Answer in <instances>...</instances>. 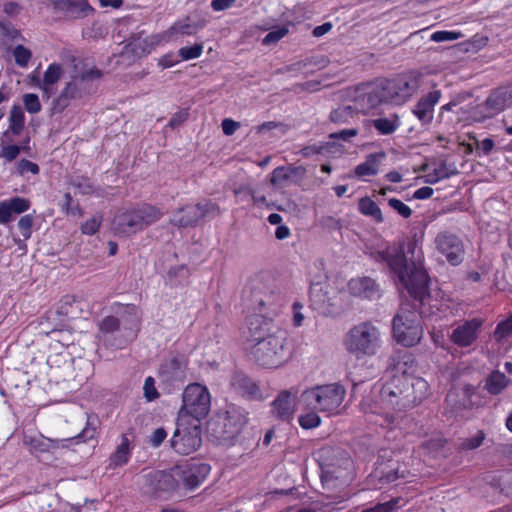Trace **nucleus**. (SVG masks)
I'll use <instances>...</instances> for the list:
<instances>
[{"mask_svg":"<svg viewBox=\"0 0 512 512\" xmlns=\"http://www.w3.org/2000/svg\"><path fill=\"white\" fill-rule=\"evenodd\" d=\"M422 75L411 71L400 74L391 79H383L384 93H386L387 103L394 105L405 104L420 88Z\"/></svg>","mask_w":512,"mask_h":512,"instance_id":"13","label":"nucleus"},{"mask_svg":"<svg viewBox=\"0 0 512 512\" xmlns=\"http://www.w3.org/2000/svg\"><path fill=\"white\" fill-rule=\"evenodd\" d=\"M512 105V85L495 89L485 101V106L496 114Z\"/></svg>","mask_w":512,"mask_h":512,"instance_id":"30","label":"nucleus"},{"mask_svg":"<svg viewBox=\"0 0 512 512\" xmlns=\"http://www.w3.org/2000/svg\"><path fill=\"white\" fill-rule=\"evenodd\" d=\"M408 252L411 254L409 259L402 247L389 245L383 249L370 250L369 256L375 262L385 264L397 275L409 295L424 305L426 298L429 297V279L423 266V254L415 243L409 244Z\"/></svg>","mask_w":512,"mask_h":512,"instance_id":"3","label":"nucleus"},{"mask_svg":"<svg viewBox=\"0 0 512 512\" xmlns=\"http://www.w3.org/2000/svg\"><path fill=\"white\" fill-rule=\"evenodd\" d=\"M429 385L426 380L410 374L402 373L394 375L387 380L378 390H374L375 401L370 403L365 398L361 406L366 412L383 413L381 426H391L395 417L389 411H405L423 401L428 395Z\"/></svg>","mask_w":512,"mask_h":512,"instance_id":"1","label":"nucleus"},{"mask_svg":"<svg viewBox=\"0 0 512 512\" xmlns=\"http://www.w3.org/2000/svg\"><path fill=\"white\" fill-rule=\"evenodd\" d=\"M358 135V129L357 128H349V129H343L339 132L331 133L329 135V139L331 140H342L345 142L350 141L351 138Z\"/></svg>","mask_w":512,"mask_h":512,"instance_id":"59","label":"nucleus"},{"mask_svg":"<svg viewBox=\"0 0 512 512\" xmlns=\"http://www.w3.org/2000/svg\"><path fill=\"white\" fill-rule=\"evenodd\" d=\"M461 37V33L454 31H436L431 35L434 42L454 41Z\"/></svg>","mask_w":512,"mask_h":512,"instance_id":"57","label":"nucleus"},{"mask_svg":"<svg viewBox=\"0 0 512 512\" xmlns=\"http://www.w3.org/2000/svg\"><path fill=\"white\" fill-rule=\"evenodd\" d=\"M332 147H335L334 143L327 142L324 145H311L301 149L300 153L303 157H310L314 154H323L326 152H332Z\"/></svg>","mask_w":512,"mask_h":512,"instance_id":"51","label":"nucleus"},{"mask_svg":"<svg viewBox=\"0 0 512 512\" xmlns=\"http://www.w3.org/2000/svg\"><path fill=\"white\" fill-rule=\"evenodd\" d=\"M23 105L25 110L30 114H37L41 111L42 105L39 97L34 93L24 94L22 97Z\"/></svg>","mask_w":512,"mask_h":512,"instance_id":"45","label":"nucleus"},{"mask_svg":"<svg viewBox=\"0 0 512 512\" xmlns=\"http://www.w3.org/2000/svg\"><path fill=\"white\" fill-rule=\"evenodd\" d=\"M380 344V330L371 322H361L353 326L344 339L346 350L356 358L375 355Z\"/></svg>","mask_w":512,"mask_h":512,"instance_id":"7","label":"nucleus"},{"mask_svg":"<svg viewBox=\"0 0 512 512\" xmlns=\"http://www.w3.org/2000/svg\"><path fill=\"white\" fill-rule=\"evenodd\" d=\"M211 408V395L206 386L192 383L186 386L182 394V407L179 415H187L189 419L201 422Z\"/></svg>","mask_w":512,"mask_h":512,"instance_id":"14","label":"nucleus"},{"mask_svg":"<svg viewBox=\"0 0 512 512\" xmlns=\"http://www.w3.org/2000/svg\"><path fill=\"white\" fill-rule=\"evenodd\" d=\"M509 382L504 373L496 370L486 378L485 389L492 395H498L508 386Z\"/></svg>","mask_w":512,"mask_h":512,"instance_id":"35","label":"nucleus"},{"mask_svg":"<svg viewBox=\"0 0 512 512\" xmlns=\"http://www.w3.org/2000/svg\"><path fill=\"white\" fill-rule=\"evenodd\" d=\"M102 72L94 67L78 64L74 65V72L70 80L62 89L60 95L54 100L53 111L62 112L68 107L71 100L80 99L93 91V81L100 79Z\"/></svg>","mask_w":512,"mask_h":512,"instance_id":"5","label":"nucleus"},{"mask_svg":"<svg viewBox=\"0 0 512 512\" xmlns=\"http://www.w3.org/2000/svg\"><path fill=\"white\" fill-rule=\"evenodd\" d=\"M251 301L261 312L277 315L285 303V294L269 275H262L250 283Z\"/></svg>","mask_w":512,"mask_h":512,"instance_id":"9","label":"nucleus"},{"mask_svg":"<svg viewBox=\"0 0 512 512\" xmlns=\"http://www.w3.org/2000/svg\"><path fill=\"white\" fill-rule=\"evenodd\" d=\"M512 335V314L505 320L499 322L494 331V337L498 342Z\"/></svg>","mask_w":512,"mask_h":512,"instance_id":"44","label":"nucleus"},{"mask_svg":"<svg viewBox=\"0 0 512 512\" xmlns=\"http://www.w3.org/2000/svg\"><path fill=\"white\" fill-rule=\"evenodd\" d=\"M437 251L453 266L460 265L464 260L465 248L463 241L455 234L441 232L435 238Z\"/></svg>","mask_w":512,"mask_h":512,"instance_id":"16","label":"nucleus"},{"mask_svg":"<svg viewBox=\"0 0 512 512\" xmlns=\"http://www.w3.org/2000/svg\"><path fill=\"white\" fill-rule=\"evenodd\" d=\"M220 208L211 201H204L197 204H188L175 211L170 219V223L180 228L194 227L206 216H218Z\"/></svg>","mask_w":512,"mask_h":512,"instance_id":"15","label":"nucleus"},{"mask_svg":"<svg viewBox=\"0 0 512 512\" xmlns=\"http://www.w3.org/2000/svg\"><path fill=\"white\" fill-rule=\"evenodd\" d=\"M170 443L172 449L180 455L197 451L202 444V423L189 419L187 415H179Z\"/></svg>","mask_w":512,"mask_h":512,"instance_id":"12","label":"nucleus"},{"mask_svg":"<svg viewBox=\"0 0 512 512\" xmlns=\"http://www.w3.org/2000/svg\"><path fill=\"white\" fill-rule=\"evenodd\" d=\"M456 173L457 170L453 165L448 164L444 160H440L435 164L433 170L425 175V182L429 184H435L442 179H446L451 175H455Z\"/></svg>","mask_w":512,"mask_h":512,"instance_id":"33","label":"nucleus"},{"mask_svg":"<svg viewBox=\"0 0 512 512\" xmlns=\"http://www.w3.org/2000/svg\"><path fill=\"white\" fill-rule=\"evenodd\" d=\"M98 327L101 333L111 334L119 329L120 322L115 316H106L98 323Z\"/></svg>","mask_w":512,"mask_h":512,"instance_id":"46","label":"nucleus"},{"mask_svg":"<svg viewBox=\"0 0 512 512\" xmlns=\"http://www.w3.org/2000/svg\"><path fill=\"white\" fill-rule=\"evenodd\" d=\"M63 70L60 64L52 63L44 72L43 79H37V86L44 92L47 97L53 93L52 86L56 84L62 77Z\"/></svg>","mask_w":512,"mask_h":512,"instance_id":"31","label":"nucleus"},{"mask_svg":"<svg viewBox=\"0 0 512 512\" xmlns=\"http://www.w3.org/2000/svg\"><path fill=\"white\" fill-rule=\"evenodd\" d=\"M203 51V45L202 44H194L190 47H182L179 49V55L182 58V60H192L198 58Z\"/></svg>","mask_w":512,"mask_h":512,"instance_id":"53","label":"nucleus"},{"mask_svg":"<svg viewBox=\"0 0 512 512\" xmlns=\"http://www.w3.org/2000/svg\"><path fill=\"white\" fill-rule=\"evenodd\" d=\"M186 366L187 359L185 356H173L161 364L159 368V375L167 382L183 381L185 378Z\"/></svg>","mask_w":512,"mask_h":512,"instance_id":"25","label":"nucleus"},{"mask_svg":"<svg viewBox=\"0 0 512 512\" xmlns=\"http://www.w3.org/2000/svg\"><path fill=\"white\" fill-rule=\"evenodd\" d=\"M130 458V443L126 436L122 437V442L117 446L114 453L109 458V468L115 469L125 465Z\"/></svg>","mask_w":512,"mask_h":512,"instance_id":"34","label":"nucleus"},{"mask_svg":"<svg viewBox=\"0 0 512 512\" xmlns=\"http://www.w3.org/2000/svg\"><path fill=\"white\" fill-rule=\"evenodd\" d=\"M162 216L163 213L159 208L143 204L138 208L117 214L113 220V229L118 235L130 236L157 222Z\"/></svg>","mask_w":512,"mask_h":512,"instance_id":"8","label":"nucleus"},{"mask_svg":"<svg viewBox=\"0 0 512 512\" xmlns=\"http://www.w3.org/2000/svg\"><path fill=\"white\" fill-rule=\"evenodd\" d=\"M346 396L345 387L339 382L314 385L303 390L299 405L303 409H316L328 415L338 414Z\"/></svg>","mask_w":512,"mask_h":512,"instance_id":"4","label":"nucleus"},{"mask_svg":"<svg viewBox=\"0 0 512 512\" xmlns=\"http://www.w3.org/2000/svg\"><path fill=\"white\" fill-rule=\"evenodd\" d=\"M209 472V465L205 463H192L183 467L178 474L185 488L192 490L206 479Z\"/></svg>","mask_w":512,"mask_h":512,"instance_id":"22","label":"nucleus"},{"mask_svg":"<svg viewBox=\"0 0 512 512\" xmlns=\"http://www.w3.org/2000/svg\"><path fill=\"white\" fill-rule=\"evenodd\" d=\"M485 434L482 431H478L476 435L462 439L459 443V448L461 450H473L478 448L484 441Z\"/></svg>","mask_w":512,"mask_h":512,"instance_id":"49","label":"nucleus"},{"mask_svg":"<svg viewBox=\"0 0 512 512\" xmlns=\"http://www.w3.org/2000/svg\"><path fill=\"white\" fill-rule=\"evenodd\" d=\"M445 440H443L440 437L431 438L428 440H425L421 446L420 449L428 455L437 456L440 451L444 448Z\"/></svg>","mask_w":512,"mask_h":512,"instance_id":"42","label":"nucleus"},{"mask_svg":"<svg viewBox=\"0 0 512 512\" xmlns=\"http://www.w3.org/2000/svg\"><path fill=\"white\" fill-rule=\"evenodd\" d=\"M288 33V29L285 27H281L277 30H273L269 32L263 39V44H271L276 43L280 39H282Z\"/></svg>","mask_w":512,"mask_h":512,"instance_id":"60","label":"nucleus"},{"mask_svg":"<svg viewBox=\"0 0 512 512\" xmlns=\"http://www.w3.org/2000/svg\"><path fill=\"white\" fill-rule=\"evenodd\" d=\"M298 390L295 388L282 390L272 402L273 415L282 420L289 421L295 413L296 397Z\"/></svg>","mask_w":512,"mask_h":512,"instance_id":"19","label":"nucleus"},{"mask_svg":"<svg viewBox=\"0 0 512 512\" xmlns=\"http://www.w3.org/2000/svg\"><path fill=\"white\" fill-rule=\"evenodd\" d=\"M158 42L159 40L155 36L145 38L138 36L137 38L133 39L130 45L132 46V50L135 54H148L154 49Z\"/></svg>","mask_w":512,"mask_h":512,"instance_id":"38","label":"nucleus"},{"mask_svg":"<svg viewBox=\"0 0 512 512\" xmlns=\"http://www.w3.org/2000/svg\"><path fill=\"white\" fill-rule=\"evenodd\" d=\"M72 358L68 354H55L50 355L47 359V363L51 368H62L63 370H70L72 367Z\"/></svg>","mask_w":512,"mask_h":512,"instance_id":"43","label":"nucleus"},{"mask_svg":"<svg viewBox=\"0 0 512 512\" xmlns=\"http://www.w3.org/2000/svg\"><path fill=\"white\" fill-rule=\"evenodd\" d=\"M310 304L320 314L329 315L333 312V297L330 296L327 288L319 284L312 285L310 289Z\"/></svg>","mask_w":512,"mask_h":512,"instance_id":"27","label":"nucleus"},{"mask_svg":"<svg viewBox=\"0 0 512 512\" xmlns=\"http://www.w3.org/2000/svg\"><path fill=\"white\" fill-rule=\"evenodd\" d=\"M71 439L72 438L51 439V438L44 437L42 435H39V436L24 435L23 442L26 446H28L30 448L31 451L48 452L53 449L67 447L66 444Z\"/></svg>","mask_w":512,"mask_h":512,"instance_id":"28","label":"nucleus"},{"mask_svg":"<svg viewBox=\"0 0 512 512\" xmlns=\"http://www.w3.org/2000/svg\"><path fill=\"white\" fill-rule=\"evenodd\" d=\"M221 127L223 133L227 136L233 135L235 131L240 127V123L232 119L226 118L222 121Z\"/></svg>","mask_w":512,"mask_h":512,"instance_id":"64","label":"nucleus"},{"mask_svg":"<svg viewBox=\"0 0 512 512\" xmlns=\"http://www.w3.org/2000/svg\"><path fill=\"white\" fill-rule=\"evenodd\" d=\"M354 478V465L350 457L341 456L335 464H329L322 470L321 480L328 489H335L336 503L351 497L347 489Z\"/></svg>","mask_w":512,"mask_h":512,"instance_id":"10","label":"nucleus"},{"mask_svg":"<svg viewBox=\"0 0 512 512\" xmlns=\"http://www.w3.org/2000/svg\"><path fill=\"white\" fill-rule=\"evenodd\" d=\"M55 13L67 19H80L89 16L94 9L88 0H50Z\"/></svg>","mask_w":512,"mask_h":512,"instance_id":"18","label":"nucleus"},{"mask_svg":"<svg viewBox=\"0 0 512 512\" xmlns=\"http://www.w3.org/2000/svg\"><path fill=\"white\" fill-rule=\"evenodd\" d=\"M32 225L33 217L31 215H24L18 221L19 230L25 240L31 237Z\"/></svg>","mask_w":512,"mask_h":512,"instance_id":"56","label":"nucleus"},{"mask_svg":"<svg viewBox=\"0 0 512 512\" xmlns=\"http://www.w3.org/2000/svg\"><path fill=\"white\" fill-rule=\"evenodd\" d=\"M167 437V432L164 428H157L150 436L149 443L153 447H159Z\"/></svg>","mask_w":512,"mask_h":512,"instance_id":"62","label":"nucleus"},{"mask_svg":"<svg viewBox=\"0 0 512 512\" xmlns=\"http://www.w3.org/2000/svg\"><path fill=\"white\" fill-rule=\"evenodd\" d=\"M13 214H21L30 207V201L22 197H14L6 200Z\"/></svg>","mask_w":512,"mask_h":512,"instance_id":"52","label":"nucleus"},{"mask_svg":"<svg viewBox=\"0 0 512 512\" xmlns=\"http://www.w3.org/2000/svg\"><path fill=\"white\" fill-rule=\"evenodd\" d=\"M348 290L355 297L369 300L380 296L379 285L370 277L352 278L348 282Z\"/></svg>","mask_w":512,"mask_h":512,"instance_id":"24","label":"nucleus"},{"mask_svg":"<svg viewBox=\"0 0 512 512\" xmlns=\"http://www.w3.org/2000/svg\"><path fill=\"white\" fill-rule=\"evenodd\" d=\"M355 116V110L351 106H341L331 112L330 120L335 124H349Z\"/></svg>","mask_w":512,"mask_h":512,"instance_id":"40","label":"nucleus"},{"mask_svg":"<svg viewBox=\"0 0 512 512\" xmlns=\"http://www.w3.org/2000/svg\"><path fill=\"white\" fill-rule=\"evenodd\" d=\"M73 186L78 190L79 193L85 195L93 192L91 183L86 179H76L73 181Z\"/></svg>","mask_w":512,"mask_h":512,"instance_id":"63","label":"nucleus"},{"mask_svg":"<svg viewBox=\"0 0 512 512\" xmlns=\"http://www.w3.org/2000/svg\"><path fill=\"white\" fill-rule=\"evenodd\" d=\"M440 98L441 92L434 90L422 96L414 106L412 112L423 125L432 122L434 107L439 102Z\"/></svg>","mask_w":512,"mask_h":512,"instance_id":"23","label":"nucleus"},{"mask_svg":"<svg viewBox=\"0 0 512 512\" xmlns=\"http://www.w3.org/2000/svg\"><path fill=\"white\" fill-rule=\"evenodd\" d=\"M247 423V412L239 406L230 405L208 422V431L216 439L229 442L241 433Z\"/></svg>","mask_w":512,"mask_h":512,"instance_id":"11","label":"nucleus"},{"mask_svg":"<svg viewBox=\"0 0 512 512\" xmlns=\"http://www.w3.org/2000/svg\"><path fill=\"white\" fill-rule=\"evenodd\" d=\"M25 115L21 106L13 105L9 114V128L8 132L13 135H20L24 129Z\"/></svg>","mask_w":512,"mask_h":512,"instance_id":"37","label":"nucleus"},{"mask_svg":"<svg viewBox=\"0 0 512 512\" xmlns=\"http://www.w3.org/2000/svg\"><path fill=\"white\" fill-rule=\"evenodd\" d=\"M40 171L39 166L27 159H21L16 163V173L25 176L28 173H31L33 175H37Z\"/></svg>","mask_w":512,"mask_h":512,"instance_id":"50","label":"nucleus"},{"mask_svg":"<svg viewBox=\"0 0 512 512\" xmlns=\"http://www.w3.org/2000/svg\"><path fill=\"white\" fill-rule=\"evenodd\" d=\"M388 204L403 218H409L412 215L411 208L399 199L390 198Z\"/></svg>","mask_w":512,"mask_h":512,"instance_id":"55","label":"nucleus"},{"mask_svg":"<svg viewBox=\"0 0 512 512\" xmlns=\"http://www.w3.org/2000/svg\"><path fill=\"white\" fill-rule=\"evenodd\" d=\"M394 119L378 118L372 120L374 128L382 135H390L394 133L400 126L399 118L397 115L393 116Z\"/></svg>","mask_w":512,"mask_h":512,"instance_id":"39","label":"nucleus"},{"mask_svg":"<svg viewBox=\"0 0 512 512\" xmlns=\"http://www.w3.org/2000/svg\"><path fill=\"white\" fill-rule=\"evenodd\" d=\"M382 80L377 82L374 86L369 87L368 91L357 98L359 108L363 112L376 108L379 104L387 103L386 93H384Z\"/></svg>","mask_w":512,"mask_h":512,"instance_id":"29","label":"nucleus"},{"mask_svg":"<svg viewBox=\"0 0 512 512\" xmlns=\"http://www.w3.org/2000/svg\"><path fill=\"white\" fill-rule=\"evenodd\" d=\"M482 325L483 320L480 318L466 320L453 329L450 339L460 348L469 347L477 340Z\"/></svg>","mask_w":512,"mask_h":512,"instance_id":"17","label":"nucleus"},{"mask_svg":"<svg viewBox=\"0 0 512 512\" xmlns=\"http://www.w3.org/2000/svg\"><path fill=\"white\" fill-rule=\"evenodd\" d=\"M13 56L18 66L26 67L32 57V53L23 45H17L13 50Z\"/></svg>","mask_w":512,"mask_h":512,"instance_id":"47","label":"nucleus"},{"mask_svg":"<svg viewBox=\"0 0 512 512\" xmlns=\"http://www.w3.org/2000/svg\"><path fill=\"white\" fill-rule=\"evenodd\" d=\"M308 412L299 417L298 422L299 425L303 429H313L320 425L321 418L319 416L320 411H316V409H306Z\"/></svg>","mask_w":512,"mask_h":512,"instance_id":"41","label":"nucleus"},{"mask_svg":"<svg viewBox=\"0 0 512 512\" xmlns=\"http://www.w3.org/2000/svg\"><path fill=\"white\" fill-rule=\"evenodd\" d=\"M101 223H102V216L96 215V216L92 217L91 219H88L85 223L82 224L81 231L83 234H86V235H94L98 231Z\"/></svg>","mask_w":512,"mask_h":512,"instance_id":"54","label":"nucleus"},{"mask_svg":"<svg viewBox=\"0 0 512 512\" xmlns=\"http://www.w3.org/2000/svg\"><path fill=\"white\" fill-rule=\"evenodd\" d=\"M146 482L148 485L147 492L152 493L156 497H162L163 494L173 492L178 486L174 476L164 471L150 473L146 478Z\"/></svg>","mask_w":512,"mask_h":512,"instance_id":"21","label":"nucleus"},{"mask_svg":"<svg viewBox=\"0 0 512 512\" xmlns=\"http://www.w3.org/2000/svg\"><path fill=\"white\" fill-rule=\"evenodd\" d=\"M384 158V152H378L368 155L365 162L356 166L355 175L357 177L376 175L379 171V164Z\"/></svg>","mask_w":512,"mask_h":512,"instance_id":"32","label":"nucleus"},{"mask_svg":"<svg viewBox=\"0 0 512 512\" xmlns=\"http://www.w3.org/2000/svg\"><path fill=\"white\" fill-rule=\"evenodd\" d=\"M304 166H279L271 174L270 182L274 186H283L286 183H299L306 175Z\"/></svg>","mask_w":512,"mask_h":512,"instance_id":"26","label":"nucleus"},{"mask_svg":"<svg viewBox=\"0 0 512 512\" xmlns=\"http://www.w3.org/2000/svg\"><path fill=\"white\" fill-rule=\"evenodd\" d=\"M199 28H200V26L197 24H191L188 22H179V23H176L172 27V30L175 33H181V34H185V35H193L199 30Z\"/></svg>","mask_w":512,"mask_h":512,"instance_id":"58","label":"nucleus"},{"mask_svg":"<svg viewBox=\"0 0 512 512\" xmlns=\"http://www.w3.org/2000/svg\"><path fill=\"white\" fill-rule=\"evenodd\" d=\"M402 501L401 498H393L389 501L378 503L374 507L363 510L362 512H393L399 507V503Z\"/></svg>","mask_w":512,"mask_h":512,"instance_id":"48","label":"nucleus"},{"mask_svg":"<svg viewBox=\"0 0 512 512\" xmlns=\"http://www.w3.org/2000/svg\"><path fill=\"white\" fill-rule=\"evenodd\" d=\"M244 348L258 365L270 369L287 363L293 352L287 333L260 315H253L248 320Z\"/></svg>","mask_w":512,"mask_h":512,"instance_id":"2","label":"nucleus"},{"mask_svg":"<svg viewBox=\"0 0 512 512\" xmlns=\"http://www.w3.org/2000/svg\"><path fill=\"white\" fill-rule=\"evenodd\" d=\"M358 210L361 214L373 218L377 223L384 221L381 209L370 197H362L359 199Z\"/></svg>","mask_w":512,"mask_h":512,"instance_id":"36","label":"nucleus"},{"mask_svg":"<svg viewBox=\"0 0 512 512\" xmlns=\"http://www.w3.org/2000/svg\"><path fill=\"white\" fill-rule=\"evenodd\" d=\"M21 148L17 145H7L1 150V157L7 161H13L20 154Z\"/></svg>","mask_w":512,"mask_h":512,"instance_id":"61","label":"nucleus"},{"mask_svg":"<svg viewBox=\"0 0 512 512\" xmlns=\"http://www.w3.org/2000/svg\"><path fill=\"white\" fill-rule=\"evenodd\" d=\"M393 337L397 343L412 347L418 344L423 336L421 314L416 307L402 304L392 321Z\"/></svg>","mask_w":512,"mask_h":512,"instance_id":"6","label":"nucleus"},{"mask_svg":"<svg viewBox=\"0 0 512 512\" xmlns=\"http://www.w3.org/2000/svg\"><path fill=\"white\" fill-rule=\"evenodd\" d=\"M373 475L383 484L394 482L399 478V462L391 459L390 451L383 450L378 456Z\"/></svg>","mask_w":512,"mask_h":512,"instance_id":"20","label":"nucleus"}]
</instances>
